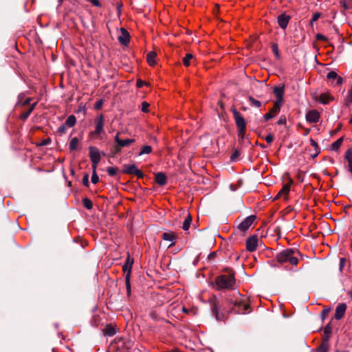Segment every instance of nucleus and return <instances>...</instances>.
Listing matches in <instances>:
<instances>
[{
	"label": "nucleus",
	"instance_id": "f257e3e1",
	"mask_svg": "<svg viewBox=\"0 0 352 352\" xmlns=\"http://www.w3.org/2000/svg\"><path fill=\"white\" fill-rule=\"evenodd\" d=\"M298 254V252L292 249H286L278 253L276 256V259L280 263H289L292 265H296L298 263L296 254Z\"/></svg>",
	"mask_w": 352,
	"mask_h": 352
},
{
	"label": "nucleus",
	"instance_id": "f03ea898",
	"mask_svg": "<svg viewBox=\"0 0 352 352\" xmlns=\"http://www.w3.org/2000/svg\"><path fill=\"white\" fill-rule=\"evenodd\" d=\"M216 285L219 289H230L235 283V278L233 274H223L215 279Z\"/></svg>",
	"mask_w": 352,
	"mask_h": 352
},
{
	"label": "nucleus",
	"instance_id": "7ed1b4c3",
	"mask_svg": "<svg viewBox=\"0 0 352 352\" xmlns=\"http://www.w3.org/2000/svg\"><path fill=\"white\" fill-rule=\"evenodd\" d=\"M230 305L232 306V311L236 314H245L250 312V306L243 300H236L234 301L230 300Z\"/></svg>",
	"mask_w": 352,
	"mask_h": 352
},
{
	"label": "nucleus",
	"instance_id": "20e7f679",
	"mask_svg": "<svg viewBox=\"0 0 352 352\" xmlns=\"http://www.w3.org/2000/svg\"><path fill=\"white\" fill-rule=\"evenodd\" d=\"M346 310V305L345 303H340L337 306L336 309V312L334 315V318L331 319V322H329L326 327H324V330H331L332 329L335 328L333 326V320H340L343 318L344 316L345 311Z\"/></svg>",
	"mask_w": 352,
	"mask_h": 352
},
{
	"label": "nucleus",
	"instance_id": "39448f33",
	"mask_svg": "<svg viewBox=\"0 0 352 352\" xmlns=\"http://www.w3.org/2000/svg\"><path fill=\"white\" fill-rule=\"evenodd\" d=\"M95 130L91 132L93 135H100L104 133V116L102 114L98 116L94 120Z\"/></svg>",
	"mask_w": 352,
	"mask_h": 352
},
{
	"label": "nucleus",
	"instance_id": "423d86ee",
	"mask_svg": "<svg viewBox=\"0 0 352 352\" xmlns=\"http://www.w3.org/2000/svg\"><path fill=\"white\" fill-rule=\"evenodd\" d=\"M89 151L92 169H96L101 159V154L98 148L92 146L89 147Z\"/></svg>",
	"mask_w": 352,
	"mask_h": 352
},
{
	"label": "nucleus",
	"instance_id": "0eeeda50",
	"mask_svg": "<svg viewBox=\"0 0 352 352\" xmlns=\"http://www.w3.org/2000/svg\"><path fill=\"white\" fill-rule=\"evenodd\" d=\"M122 172L125 174L134 175L138 178H142L144 177L143 173L135 164L124 165Z\"/></svg>",
	"mask_w": 352,
	"mask_h": 352
},
{
	"label": "nucleus",
	"instance_id": "6e6552de",
	"mask_svg": "<svg viewBox=\"0 0 352 352\" xmlns=\"http://www.w3.org/2000/svg\"><path fill=\"white\" fill-rule=\"evenodd\" d=\"M232 113L234 115L237 130H246L247 123L243 117L236 109L233 110Z\"/></svg>",
	"mask_w": 352,
	"mask_h": 352
},
{
	"label": "nucleus",
	"instance_id": "1a4fd4ad",
	"mask_svg": "<svg viewBox=\"0 0 352 352\" xmlns=\"http://www.w3.org/2000/svg\"><path fill=\"white\" fill-rule=\"evenodd\" d=\"M258 243L257 235H253L249 237L246 241V248L249 252H254L256 250Z\"/></svg>",
	"mask_w": 352,
	"mask_h": 352
},
{
	"label": "nucleus",
	"instance_id": "9d476101",
	"mask_svg": "<svg viewBox=\"0 0 352 352\" xmlns=\"http://www.w3.org/2000/svg\"><path fill=\"white\" fill-rule=\"evenodd\" d=\"M255 219V216L250 215L246 217L239 226L238 228L241 231H246L253 223Z\"/></svg>",
	"mask_w": 352,
	"mask_h": 352
},
{
	"label": "nucleus",
	"instance_id": "9b49d317",
	"mask_svg": "<svg viewBox=\"0 0 352 352\" xmlns=\"http://www.w3.org/2000/svg\"><path fill=\"white\" fill-rule=\"evenodd\" d=\"M212 314L214 315L217 320L225 321L227 318L228 311H220L217 305H214L212 307Z\"/></svg>",
	"mask_w": 352,
	"mask_h": 352
},
{
	"label": "nucleus",
	"instance_id": "f8f14e48",
	"mask_svg": "<svg viewBox=\"0 0 352 352\" xmlns=\"http://www.w3.org/2000/svg\"><path fill=\"white\" fill-rule=\"evenodd\" d=\"M320 113L316 110H310L306 114V120L310 123H316L319 121Z\"/></svg>",
	"mask_w": 352,
	"mask_h": 352
},
{
	"label": "nucleus",
	"instance_id": "ddd939ff",
	"mask_svg": "<svg viewBox=\"0 0 352 352\" xmlns=\"http://www.w3.org/2000/svg\"><path fill=\"white\" fill-rule=\"evenodd\" d=\"M133 264V259L131 258L129 254L127 255L125 263L122 267V270L126 274H129L131 276V269Z\"/></svg>",
	"mask_w": 352,
	"mask_h": 352
},
{
	"label": "nucleus",
	"instance_id": "4468645a",
	"mask_svg": "<svg viewBox=\"0 0 352 352\" xmlns=\"http://www.w3.org/2000/svg\"><path fill=\"white\" fill-rule=\"evenodd\" d=\"M291 17L289 15H286L285 14H280L278 17V24L282 29L285 30L287 27L289 21Z\"/></svg>",
	"mask_w": 352,
	"mask_h": 352
},
{
	"label": "nucleus",
	"instance_id": "2eb2a0df",
	"mask_svg": "<svg viewBox=\"0 0 352 352\" xmlns=\"http://www.w3.org/2000/svg\"><path fill=\"white\" fill-rule=\"evenodd\" d=\"M344 159L348 162L347 170L352 175V147L345 152Z\"/></svg>",
	"mask_w": 352,
	"mask_h": 352
},
{
	"label": "nucleus",
	"instance_id": "dca6fc26",
	"mask_svg": "<svg viewBox=\"0 0 352 352\" xmlns=\"http://www.w3.org/2000/svg\"><path fill=\"white\" fill-rule=\"evenodd\" d=\"M292 183H293L292 179H290L289 183L285 184L283 186L281 190L278 192L276 197H280L282 196L286 197L290 191V186Z\"/></svg>",
	"mask_w": 352,
	"mask_h": 352
},
{
	"label": "nucleus",
	"instance_id": "f3484780",
	"mask_svg": "<svg viewBox=\"0 0 352 352\" xmlns=\"http://www.w3.org/2000/svg\"><path fill=\"white\" fill-rule=\"evenodd\" d=\"M155 182L160 186H164L167 182L166 175L164 173H162V172L157 173L155 175Z\"/></svg>",
	"mask_w": 352,
	"mask_h": 352
},
{
	"label": "nucleus",
	"instance_id": "a211bd4d",
	"mask_svg": "<svg viewBox=\"0 0 352 352\" xmlns=\"http://www.w3.org/2000/svg\"><path fill=\"white\" fill-rule=\"evenodd\" d=\"M327 78L329 80H336V82L335 83V85H341L343 82V79L341 77L338 76L337 73L333 71H331L330 72H329L327 75Z\"/></svg>",
	"mask_w": 352,
	"mask_h": 352
},
{
	"label": "nucleus",
	"instance_id": "6ab92c4d",
	"mask_svg": "<svg viewBox=\"0 0 352 352\" xmlns=\"http://www.w3.org/2000/svg\"><path fill=\"white\" fill-rule=\"evenodd\" d=\"M324 338L322 344H321L319 350L320 352H327V340L329 339L331 336V333L332 331H324Z\"/></svg>",
	"mask_w": 352,
	"mask_h": 352
},
{
	"label": "nucleus",
	"instance_id": "aec40b11",
	"mask_svg": "<svg viewBox=\"0 0 352 352\" xmlns=\"http://www.w3.org/2000/svg\"><path fill=\"white\" fill-rule=\"evenodd\" d=\"M121 32L122 35L119 36L118 40L122 44L126 45L129 42V34L123 28L121 29Z\"/></svg>",
	"mask_w": 352,
	"mask_h": 352
},
{
	"label": "nucleus",
	"instance_id": "412c9836",
	"mask_svg": "<svg viewBox=\"0 0 352 352\" xmlns=\"http://www.w3.org/2000/svg\"><path fill=\"white\" fill-rule=\"evenodd\" d=\"M333 99V97H331L329 94L324 93L320 95L318 101L322 104H327Z\"/></svg>",
	"mask_w": 352,
	"mask_h": 352
},
{
	"label": "nucleus",
	"instance_id": "4be33fe9",
	"mask_svg": "<svg viewBox=\"0 0 352 352\" xmlns=\"http://www.w3.org/2000/svg\"><path fill=\"white\" fill-rule=\"evenodd\" d=\"M284 91V86L274 87L273 92L276 99H283Z\"/></svg>",
	"mask_w": 352,
	"mask_h": 352
},
{
	"label": "nucleus",
	"instance_id": "5701e85b",
	"mask_svg": "<svg viewBox=\"0 0 352 352\" xmlns=\"http://www.w3.org/2000/svg\"><path fill=\"white\" fill-rule=\"evenodd\" d=\"M156 56L157 54L155 52H150L147 54V62L151 66H153L155 64Z\"/></svg>",
	"mask_w": 352,
	"mask_h": 352
},
{
	"label": "nucleus",
	"instance_id": "b1692460",
	"mask_svg": "<svg viewBox=\"0 0 352 352\" xmlns=\"http://www.w3.org/2000/svg\"><path fill=\"white\" fill-rule=\"evenodd\" d=\"M344 138H340L331 144V150L337 151L343 142Z\"/></svg>",
	"mask_w": 352,
	"mask_h": 352
},
{
	"label": "nucleus",
	"instance_id": "393cba45",
	"mask_svg": "<svg viewBox=\"0 0 352 352\" xmlns=\"http://www.w3.org/2000/svg\"><path fill=\"white\" fill-rule=\"evenodd\" d=\"M76 117L74 115H71L67 118L65 124L68 127H72L76 124Z\"/></svg>",
	"mask_w": 352,
	"mask_h": 352
},
{
	"label": "nucleus",
	"instance_id": "a878e982",
	"mask_svg": "<svg viewBox=\"0 0 352 352\" xmlns=\"http://www.w3.org/2000/svg\"><path fill=\"white\" fill-rule=\"evenodd\" d=\"M191 222H192V217L190 214H188L187 217L184 220L183 225H182L183 230L185 231L188 230Z\"/></svg>",
	"mask_w": 352,
	"mask_h": 352
},
{
	"label": "nucleus",
	"instance_id": "bb28decb",
	"mask_svg": "<svg viewBox=\"0 0 352 352\" xmlns=\"http://www.w3.org/2000/svg\"><path fill=\"white\" fill-rule=\"evenodd\" d=\"M153 148L149 145H144L142 147L140 152L139 153V155H143L145 154H149L152 152Z\"/></svg>",
	"mask_w": 352,
	"mask_h": 352
},
{
	"label": "nucleus",
	"instance_id": "cd10ccee",
	"mask_svg": "<svg viewBox=\"0 0 352 352\" xmlns=\"http://www.w3.org/2000/svg\"><path fill=\"white\" fill-rule=\"evenodd\" d=\"M134 139H125V140H121L119 141L118 146L120 147H125L129 146L131 143L134 142Z\"/></svg>",
	"mask_w": 352,
	"mask_h": 352
},
{
	"label": "nucleus",
	"instance_id": "c85d7f7f",
	"mask_svg": "<svg viewBox=\"0 0 352 352\" xmlns=\"http://www.w3.org/2000/svg\"><path fill=\"white\" fill-rule=\"evenodd\" d=\"M340 5L345 10H349L352 8V0H342Z\"/></svg>",
	"mask_w": 352,
	"mask_h": 352
},
{
	"label": "nucleus",
	"instance_id": "c756f323",
	"mask_svg": "<svg viewBox=\"0 0 352 352\" xmlns=\"http://www.w3.org/2000/svg\"><path fill=\"white\" fill-rule=\"evenodd\" d=\"M78 144V139L76 137L73 138L69 142V149L72 151L76 150Z\"/></svg>",
	"mask_w": 352,
	"mask_h": 352
},
{
	"label": "nucleus",
	"instance_id": "7c9ffc66",
	"mask_svg": "<svg viewBox=\"0 0 352 352\" xmlns=\"http://www.w3.org/2000/svg\"><path fill=\"white\" fill-rule=\"evenodd\" d=\"M282 102L283 99H276V102H274V107L272 108V111L278 113L280 111Z\"/></svg>",
	"mask_w": 352,
	"mask_h": 352
},
{
	"label": "nucleus",
	"instance_id": "2f4dec72",
	"mask_svg": "<svg viewBox=\"0 0 352 352\" xmlns=\"http://www.w3.org/2000/svg\"><path fill=\"white\" fill-rule=\"evenodd\" d=\"M248 100L251 104V106H254L256 107H260L261 106V102L259 100L254 99L253 97L250 96Z\"/></svg>",
	"mask_w": 352,
	"mask_h": 352
},
{
	"label": "nucleus",
	"instance_id": "473e14b6",
	"mask_svg": "<svg viewBox=\"0 0 352 352\" xmlns=\"http://www.w3.org/2000/svg\"><path fill=\"white\" fill-rule=\"evenodd\" d=\"M331 311V308L329 307H327L323 309L320 314L322 320H325V318L327 317L328 314L330 313Z\"/></svg>",
	"mask_w": 352,
	"mask_h": 352
},
{
	"label": "nucleus",
	"instance_id": "72a5a7b5",
	"mask_svg": "<svg viewBox=\"0 0 352 352\" xmlns=\"http://www.w3.org/2000/svg\"><path fill=\"white\" fill-rule=\"evenodd\" d=\"M82 203H83V205L84 206L88 209V210H91L92 208H93V203L92 201L88 199V198H84L82 199Z\"/></svg>",
	"mask_w": 352,
	"mask_h": 352
},
{
	"label": "nucleus",
	"instance_id": "f704fd0d",
	"mask_svg": "<svg viewBox=\"0 0 352 352\" xmlns=\"http://www.w3.org/2000/svg\"><path fill=\"white\" fill-rule=\"evenodd\" d=\"M162 237L164 241H173L175 239L174 236L171 233H169V232L163 233Z\"/></svg>",
	"mask_w": 352,
	"mask_h": 352
},
{
	"label": "nucleus",
	"instance_id": "c9c22d12",
	"mask_svg": "<svg viewBox=\"0 0 352 352\" xmlns=\"http://www.w3.org/2000/svg\"><path fill=\"white\" fill-rule=\"evenodd\" d=\"M130 278L131 276H129V274L125 275V283H126V287L128 295L131 294V283H130Z\"/></svg>",
	"mask_w": 352,
	"mask_h": 352
},
{
	"label": "nucleus",
	"instance_id": "e433bc0d",
	"mask_svg": "<svg viewBox=\"0 0 352 352\" xmlns=\"http://www.w3.org/2000/svg\"><path fill=\"white\" fill-rule=\"evenodd\" d=\"M193 58L192 54H187L186 56L183 58V63L185 66L190 65V60Z\"/></svg>",
	"mask_w": 352,
	"mask_h": 352
},
{
	"label": "nucleus",
	"instance_id": "4c0bfd02",
	"mask_svg": "<svg viewBox=\"0 0 352 352\" xmlns=\"http://www.w3.org/2000/svg\"><path fill=\"white\" fill-rule=\"evenodd\" d=\"M272 52L274 54L275 56L277 58H280V54H279V52H278V44L277 43H273L272 45Z\"/></svg>",
	"mask_w": 352,
	"mask_h": 352
},
{
	"label": "nucleus",
	"instance_id": "58836bf2",
	"mask_svg": "<svg viewBox=\"0 0 352 352\" xmlns=\"http://www.w3.org/2000/svg\"><path fill=\"white\" fill-rule=\"evenodd\" d=\"M92 170H93V172H92L91 180L93 184H96L98 182L99 177L96 173V169H92Z\"/></svg>",
	"mask_w": 352,
	"mask_h": 352
},
{
	"label": "nucleus",
	"instance_id": "ea45409f",
	"mask_svg": "<svg viewBox=\"0 0 352 352\" xmlns=\"http://www.w3.org/2000/svg\"><path fill=\"white\" fill-rule=\"evenodd\" d=\"M149 106H150V104L147 102H146V101L142 102V104H141V110H142V111L144 112V113L148 112Z\"/></svg>",
	"mask_w": 352,
	"mask_h": 352
},
{
	"label": "nucleus",
	"instance_id": "a19ab883",
	"mask_svg": "<svg viewBox=\"0 0 352 352\" xmlns=\"http://www.w3.org/2000/svg\"><path fill=\"white\" fill-rule=\"evenodd\" d=\"M276 113H275L274 111H272V109L269 113H265L264 115V120H268L270 119H272V118H274L276 115Z\"/></svg>",
	"mask_w": 352,
	"mask_h": 352
},
{
	"label": "nucleus",
	"instance_id": "79ce46f5",
	"mask_svg": "<svg viewBox=\"0 0 352 352\" xmlns=\"http://www.w3.org/2000/svg\"><path fill=\"white\" fill-rule=\"evenodd\" d=\"M107 171L110 176H114L117 173V169L114 167H108Z\"/></svg>",
	"mask_w": 352,
	"mask_h": 352
},
{
	"label": "nucleus",
	"instance_id": "37998d69",
	"mask_svg": "<svg viewBox=\"0 0 352 352\" xmlns=\"http://www.w3.org/2000/svg\"><path fill=\"white\" fill-rule=\"evenodd\" d=\"M89 175L88 173L85 174L82 177V184L87 187H89Z\"/></svg>",
	"mask_w": 352,
	"mask_h": 352
},
{
	"label": "nucleus",
	"instance_id": "c03bdc74",
	"mask_svg": "<svg viewBox=\"0 0 352 352\" xmlns=\"http://www.w3.org/2000/svg\"><path fill=\"white\" fill-rule=\"evenodd\" d=\"M103 105V100L102 99L98 100L94 104V109L96 110H100Z\"/></svg>",
	"mask_w": 352,
	"mask_h": 352
},
{
	"label": "nucleus",
	"instance_id": "a18cd8bd",
	"mask_svg": "<svg viewBox=\"0 0 352 352\" xmlns=\"http://www.w3.org/2000/svg\"><path fill=\"white\" fill-rule=\"evenodd\" d=\"M346 100L349 104L352 103V88L349 90Z\"/></svg>",
	"mask_w": 352,
	"mask_h": 352
},
{
	"label": "nucleus",
	"instance_id": "49530a36",
	"mask_svg": "<svg viewBox=\"0 0 352 352\" xmlns=\"http://www.w3.org/2000/svg\"><path fill=\"white\" fill-rule=\"evenodd\" d=\"M66 125L64 124H62L60 125L58 129V132L60 133V134H64L66 133Z\"/></svg>",
	"mask_w": 352,
	"mask_h": 352
},
{
	"label": "nucleus",
	"instance_id": "de8ad7c7",
	"mask_svg": "<svg viewBox=\"0 0 352 352\" xmlns=\"http://www.w3.org/2000/svg\"><path fill=\"white\" fill-rule=\"evenodd\" d=\"M320 16V14L319 12H316L313 14L312 18L311 19V23L312 24L314 22L316 21Z\"/></svg>",
	"mask_w": 352,
	"mask_h": 352
},
{
	"label": "nucleus",
	"instance_id": "09e8293b",
	"mask_svg": "<svg viewBox=\"0 0 352 352\" xmlns=\"http://www.w3.org/2000/svg\"><path fill=\"white\" fill-rule=\"evenodd\" d=\"M239 155V152L237 150H235L234 153L230 156L231 161H235V160L238 157Z\"/></svg>",
	"mask_w": 352,
	"mask_h": 352
},
{
	"label": "nucleus",
	"instance_id": "8fccbe9b",
	"mask_svg": "<svg viewBox=\"0 0 352 352\" xmlns=\"http://www.w3.org/2000/svg\"><path fill=\"white\" fill-rule=\"evenodd\" d=\"M246 130H238V137L239 139L243 140L245 137Z\"/></svg>",
	"mask_w": 352,
	"mask_h": 352
},
{
	"label": "nucleus",
	"instance_id": "3c124183",
	"mask_svg": "<svg viewBox=\"0 0 352 352\" xmlns=\"http://www.w3.org/2000/svg\"><path fill=\"white\" fill-rule=\"evenodd\" d=\"M35 104H36V103H34V104L30 107V109H29V111H28L27 113H25L23 116V119H26V118L29 116V115L30 114V113L32 112V111L34 109Z\"/></svg>",
	"mask_w": 352,
	"mask_h": 352
},
{
	"label": "nucleus",
	"instance_id": "603ef678",
	"mask_svg": "<svg viewBox=\"0 0 352 352\" xmlns=\"http://www.w3.org/2000/svg\"><path fill=\"white\" fill-rule=\"evenodd\" d=\"M285 123H286L285 116H281L277 122V124L279 125L285 124Z\"/></svg>",
	"mask_w": 352,
	"mask_h": 352
},
{
	"label": "nucleus",
	"instance_id": "864d4df0",
	"mask_svg": "<svg viewBox=\"0 0 352 352\" xmlns=\"http://www.w3.org/2000/svg\"><path fill=\"white\" fill-rule=\"evenodd\" d=\"M274 140V136L272 134H269L265 137V140L268 144H270Z\"/></svg>",
	"mask_w": 352,
	"mask_h": 352
},
{
	"label": "nucleus",
	"instance_id": "5fc2aeb1",
	"mask_svg": "<svg viewBox=\"0 0 352 352\" xmlns=\"http://www.w3.org/2000/svg\"><path fill=\"white\" fill-rule=\"evenodd\" d=\"M145 84H146V82L144 81L139 79L137 80L136 85L138 87L140 88V87H143V85Z\"/></svg>",
	"mask_w": 352,
	"mask_h": 352
},
{
	"label": "nucleus",
	"instance_id": "6e6d98bb",
	"mask_svg": "<svg viewBox=\"0 0 352 352\" xmlns=\"http://www.w3.org/2000/svg\"><path fill=\"white\" fill-rule=\"evenodd\" d=\"M122 346H125L126 349H129L132 346V343L130 341L128 342H122Z\"/></svg>",
	"mask_w": 352,
	"mask_h": 352
},
{
	"label": "nucleus",
	"instance_id": "4d7b16f0",
	"mask_svg": "<svg viewBox=\"0 0 352 352\" xmlns=\"http://www.w3.org/2000/svg\"><path fill=\"white\" fill-rule=\"evenodd\" d=\"M88 1L89 2H91L95 6H97V7H100V3L99 0H88Z\"/></svg>",
	"mask_w": 352,
	"mask_h": 352
},
{
	"label": "nucleus",
	"instance_id": "13d9d810",
	"mask_svg": "<svg viewBox=\"0 0 352 352\" xmlns=\"http://www.w3.org/2000/svg\"><path fill=\"white\" fill-rule=\"evenodd\" d=\"M346 263V259L344 258H342L340 261V269L342 270V267H344V264Z\"/></svg>",
	"mask_w": 352,
	"mask_h": 352
},
{
	"label": "nucleus",
	"instance_id": "bf43d9fd",
	"mask_svg": "<svg viewBox=\"0 0 352 352\" xmlns=\"http://www.w3.org/2000/svg\"><path fill=\"white\" fill-rule=\"evenodd\" d=\"M116 331H104V336H113L115 335Z\"/></svg>",
	"mask_w": 352,
	"mask_h": 352
},
{
	"label": "nucleus",
	"instance_id": "052dcab7",
	"mask_svg": "<svg viewBox=\"0 0 352 352\" xmlns=\"http://www.w3.org/2000/svg\"><path fill=\"white\" fill-rule=\"evenodd\" d=\"M316 38L318 40H323V41H325L327 39L326 36L321 34H318L317 36H316Z\"/></svg>",
	"mask_w": 352,
	"mask_h": 352
},
{
	"label": "nucleus",
	"instance_id": "680f3d73",
	"mask_svg": "<svg viewBox=\"0 0 352 352\" xmlns=\"http://www.w3.org/2000/svg\"><path fill=\"white\" fill-rule=\"evenodd\" d=\"M118 135H119V133H118L116 134V135L115 136V138H114V140H115V142L117 143V144H119V141H120V140H121V139H120V138H119V136H118Z\"/></svg>",
	"mask_w": 352,
	"mask_h": 352
},
{
	"label": "nucleus",
	"instance_id": "e2e57ef3",
	"mask_svg": "<svg viewBox=\"0 0 352 352\" xmlns=\"http://www.w3.org/2000/svg\"><path fill=\"white\" fill-rule=\"evenodd\" d=\"M121 148L122 147H120V146H118V144H117V146H116L115 148H114L115 152L116 153H120V151H121Z\"/></svg>",
	"mask_w": 352,
	"mask_h": 352
},
{
	"label": "nucleus",
	"instance_id": "0e129e2a",
	"mask_svg": "<svg viewBox=\"0 0 352 352\" xmlns=\"http://www.w3.org/2000/svg\"><path fill=\"white\" fill-rule=\"evenodd\" d=\"M182 311H183L184 312L186 313V314H189V313H192V312H193V311H192V310H188V309H186V308H185V307H183V308H182Z\"/></svg>",
	"mask_w": 352,
	"mask_h": 352
},
{
	"label": "nucleus",
	"instance_id": "69168bd1",
	"mask_svg": "<svg viewBox=\"0 0 352 352\" xmlns=\"http://www.w3.org/2000/svg\"><path fill=\"white\" fill-rule=\"evenodd\" d=\"M58 6H60L64 0H58Z\"/></svg>",
	"mask_w": 352,
	"mask_h": 352
},
{
	"label": "nucleus",
	"instance_id": "338daca9",
	"mask_svg": "<svg viewBox=\"0 0 352 352\" xmlns=\"http://www.w3.org/2000/svg\"><path fill=\"white\" fill-rule=\"evenodd\" d=\"M349 295L350 296L351 298L352 299V289L349 292Z\"/></svg>",
	"mask_w": 352,
	"mask_h": 352
},
{
	"label": "nucleus",
	"instance_id": "774afa93",
	"mask_svg": "<svg viewBox=\"0 0 352 352\" xmlns=\"http://www.w3.org/2000/svg\"><path fill=\"white\" fill-rule=\"evenodd\" d=\"M171 352H182V351L178 349H174V350L171 351Z\"/></svg>",
	"mask_w": 352,
	"mask_h": 352
}]
</instances>
